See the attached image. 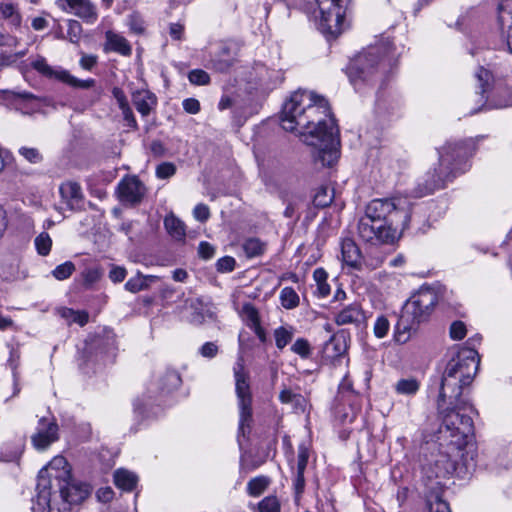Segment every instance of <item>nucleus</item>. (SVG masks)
<instances>
[{
    "instance_id": "1",
    "label": "nucleus",
    "mask_w": 512,
    "mask_h": 512,
    "mask_svg": "<svg viewBox=\"0 0 512 512\" xmlns=\"http://www.w3.org/2000/svg\"><path fill=\"white\" fill-rule=\"evenodd\" d=\"M280 121L284 130L297 132L307 145L315 148L316 163L330 167L337 161L339 129L323 96L302 89L295 91L283 104Z\"/></svg>"
},
{
    "instance_id": "2",
    "label": "nucleus",
    "mask_w": 512,
    "mask_h": 512,
    "mask_svg": "<svg viewBox=\"0 0 512 512\" xmlns=\"http://www.w3.org/2000/svg\"><path fill=\"white\" fill-rule=\"evenodd\" d=\"M468 407V402L459 397V400L441 398L438 396L437 410L441 424L438 428L440 446H448L457 453L467 445L468 437L473 434L472 418L462 411Z\"/></svg>"
},
{
    "instance_id": "3",
    "label": "nucleus",
    "mask_w": 512,
    "mask_h": 512,
    "mask_svg": "<svg viewBox=\"0 0 512 512\" xmlns=\"http://www.w3.org/2000/svg\"><path fill=\"white\" fill-rule=\"evenodd\" d=\"M438 153V167L429 170L423 182L417 185L414 191L416 197H423L444 188L447 182L452 181L458 174L465 171L466 160L469 156L467 141L447 142L438 150Z\"/></svg>"
},
{
    "instance_id": "4",
    "label": "nucleus",
    "mask_w": 512,
    "mask_h": 512,
    "mask_svg": "<svg viewBox=\"0 0 512 512\" xmlns=\"http://www.w3.org/2000/svg\"><path fill=\"white\" fill-rule=\"evenodd\" d=\"M480 364L479 354H454L448 360L440 382L441 398L459 400L464 387L470 385Z\"/></svg>"
},
{
    "instance_id": "5",
    "label": "nucleus",
    "mask_w": 512,
    "mask_h": 512,
    "mask_svg": "<svg viewBox=\"0 0 512 512\" xmlns=\"http://www.w3.org/2000/svg\"><path fill=\"white\" fill-rule=\"evenodd\" d=\"M393 45L387 40L368 47L357 56L348 68V77L356 86L358 82L373 83L392 65Z\"/></svg>"
},
{
    "instance_id": "6",
    "label": "nucleus",
    "mask_w": 512,
    "mask_h": 512,
    "mask_svg": "<svg viewBox=\"0 0 512 512\" xmlns=\"http://www.w3.org/2000/svg\"><path fill=\"white\" fill-rule=\"evenodd\" d=\"M404 203L400 198L374 199L367 205L365 215L387 228H395V233L400 236L409 227L411 219L410 208Z\"/></svg>"
},
{
    "instance_id": "7",
    "label": "nucleus",
    "mask_w": 512,
    "mask_h": 512,
    "mask_svg": "<svg viewBox=\"0 0 512 512\" xmlns=\"http://www.w3.org/2000/svg\"><path fill=\"white\" fill-rule=\"evenodd\" d=\"M347 0H305L319 11V29L327 37L336 38L344 30Z\"/></svg>"
},
{
    "instance_id": "8",
    "label": "nucleus",
    "mask_w": 512,
    "mask_h": 512,
    "mask_svg": "<svg viewBox=\"0 0 512 512\" xmlns=\"http://www.w3.org/2000/svg\"><path fill=\"white\" fill-rule=\"evenodd\" d=\"M62 474L65 472H56L54 479L56 480L55 486L58 491L52 490L51 509H44L42 506H37L41 512H62L68 511L71 505L80 504L84 501L89 493V487L86 484H75L69 481V478L61 480Z\"/></svg>"
},
{
    "instance_id": "9",
    "label": "nucleus",
    "mask_w": 512,
    "mask_h": 512,
    "mask_svg": "<svg viewBox=\"0 0 512 512\" xmlns=\"http://www.w3.org/2000/svg\"><path fill=\"white\" fill-rule=\"evenodd\" d=\"M438 302L434 289L421 287L405 302L402 307V326L413 321L417 326L428 321Z\"/></svg>"
},
{
    "instance_id": "10",
    "label": "nucleus",
    "mask_w": 512,
    "mask_h": 512,
    "mask_svg": "<svg viewBox=\"0 0 512 512\" xmlns=\"http://www.w3.org/2000/svg\"><path fill=\"white\" fill-rule=\"evenodd\" d=\"M234 376L240 409L239 433L245 436L246 432H249L250 423L252 421V398L248 376L244 371V360L241 356L234 366Z\"/></svg>"
},
{
    "instance_id": "11",
    "label": "nucleus",
    "mask_w": 512,
    "mask_h": 512,
    "mask_svg": "<svg viewBox=\"0 0 512 512\" xmlns=\"http://www.w3.org/2000/svg\"><path fill=\"white\" fill-rule=\"evenodd\" d=\"M67 464L66 460L62 456L55 457L46 467L42 468L38 474V482H37V496H36V505L42 506L44 509H51V501H52V489L55 487L56 480L54 476L56 472H65L62 474L61 480L65 478H70L69 471L60 470V467H63Z\"/></svg>"
},
{
    "instance_id": "12",
    "label": "nucleus",
    "mask_w": 512,
    "mask_h": 512,
    "mask_svg": "<svg viewBox=\"0 0 512 512\" xmlns=\"http://www.w3.org/2000/svg\"><path fill=\"white\" fill-rule=\"evenodd\" d=\"M444 447L446 448L445 451H439L437 454L432 455L431 459L423 464L422 471L427 478H447L455 471L456 460L454 458L457 457L459 453L451 449V447Z\"/></svg>"
},
{
    "instance_id": "13",
    "label": "nucleus",
    "mask_w": 512,
    "mask_h": 512,
    "mask_svg": "<svg viewBox=\"0 0 512 512\" xmlns=\"http://www.w3.org/2000/svg\"><path fill=\"white\" fill-rule=\"evenodd\" d=\"M357 228L359 237L373 245L391 244L399 237L395 228H387L366 215L360 218Z\"/></svg>"
},
{
    "instance_id": "14",
    "label": "nucleus",
    "mask_w": 512,
    "mask_h": 512,
    "mask_svg": "<svg viewBox=\"0 0 512 512\" xmlns=\"http://www.w3.org/2000/svg\"><path fill=\"white\" fill-rule=\"evenodd\" d=\"M31 67L41 75L48 78L54 77L73 88L89 89L94 87L96 83V81L92 78L80 80L71 75L67 70H53V68L47 64L46 59L42 56H38L34 61H32Z\"/></svg>"
},
{
    "instance_id": "15",
    "label": "nucleus",
    "mask_w": 512,
    "mask_h": 512,
    "mask_svg": "<svg viewBox=\"0 0 512 512\" xmlns=\"http://www.w3.org/2000/svg\"><path fill=\"white\" fill-rule=\"evenodd\" d=\"M146 194V187L138 176H125L117 185V195L124 205H139Z\"/></svg>"
},
{
    "instance_id": "16",
    "label": "nucleus",
    "mask_w": 512,
    "mask_h": 512,
    "mask_svg": "<svg viewBox=\"0 0 512 512\" xmlns=\"http://www.w3.org/2000/svg\"><path fill=\"white\" fill-rule=\"evenodd\" d=\"M239 48L236 42H221L218 51L211 55L208 67L219 73H228L237 63Z\"/></svg>"
},
{
    "instance_id": "17",
    "label": "nucleus",
    "mask_w": 512,
    "mask_h": 512,
    "mask_svg": "<svg viewBox=\"0 0 512 512\" xmlns=\"http://www.w3.org/2000/svg\"><path fill=\"white\" fill-rule=\"evenodd\" d=\"M59 427L54 419L42 417L38 421L36 432L31 436V442L38 451L46 450L59 439Z\"/></svg>"
},
{
    "instance_id": "18",
    "label": "nucleus",
    "mask_w": 512,
    "mask_h": 512,
    "mask_svg": "<svg viewBox=\"0 0 512 512\" xmlns=\"http://www.w3.org/2000/svg\"><path fill=\"white\" fill-rule=\"evenodd\" d=\"M60 195L70 210H80L83 205V193L77 182L67 181L59 188Z\"/></svg>"
},
{
    "instance_id": "19",
    "label": "nucleus",
    "mask_w": 512,
    "mask_h": 512,
    "mask_svg": "<svg viewBox=\"0 0 512 512\" xmlns=\"http://www.w3.org/2000/svg\"><path fill=\"white\" fill-rule=\"evenodd\" d=\"M341 254L343 262L354 269L360 270L362 266V253L360 248L351 238H345L341 242Z\"/></svg>"
},
{
    "instance_id": "20",
    "label": "nucleus",
    "mask_w": 512,
    "mask_h": 512,
    "mask_svg": "<svg viewBox=\"0 0 512 512\" xmlns=\"http://www.w3.org/2000/svg\"><path fill=\"white\" fill-rule=\"evenodd\" d=\"M498 23L502 31L507 25V46L509 52L512 53V0H503L499 6Z\"/></svg>"
},
{
    "instance_id": "21",
    "label": "nucleus",
    "mask_w": 512,
    "mask_h": 512,
    "mask_svg": "<svg viewBox=\"0 0 512 512\" xmlns=\"http://www.w3.org/2000/svg\"><path fill=\"white\" fill-rule=\"evenodd\" d=\"M105 36V51H113L123 56H130L132 54V47L125 37L112 31H107Z\"/></svg>"
},
{
    "instance_id": "22",
    "label": "nucleus",
    "mask_w": 512,
    "mask_h": 512,
    "mask_svg": "<svg viewBox=\"0 0 512 512\" xmlns=\"http://www.w3.org/2000/svg\"><path fill=\"white\" fill-rule=\"evenodd\" d=\"M132 101L136 110L146 117L150 114L152 108L157 104L156 96L150 91H136L132 95Z\"/></svg>"
},
{
    "instance_id": "23",
    "label": "nucleus",
    "mask_w": 512,
    "mask_h": 512,
    "mask_svg": "<svg viewBox=\"0 0 512 512\" xmlns=\"http://www.w3.org/2000/svg\"><path fill=\"white\" fill-rule=\"evenodd\" d=\"M74 14L89 23H93L97 19V11L95 6L89 0H66Z\"/></svg>"
},
{
    "instance_id": "24",
    "label": "nucleus",
    "mask_w": 512,
    "mask_h": 512,
    "mask_svg": "<svg viewBox=\"0 0 512 512\" xmlns=\"http://www.w3.org/2000/svg\"><path fill=\"white\" fill-rule=\"evenodd\" d=\"M364 319V313L359 304L354 303L342 309L336 316L338 325L360 323Z\"/></svg>"
},
{
    "instance_id": "25",
    "label": "nucleus",
    "mask_w": 512,
    "mask_h": 512,
    "mask_svg": "<svg viewBox=\"0 0 512 512\" xmlns=\"http://www.w3.org/2000/svg\"><path fill=\"white\" fill-rule=\"evenodd\" d=\"M164 227L168 234L177 241H183L186 236L185 224L170 213L164 218Z\"/></svg>"
},
{
    "instance_id": "26",
    "label": "nucleus",
    "mask_w": 512,
    "mask_h": 512,
    "mask_svg": "<svg viewBox=\"0 0 512 512\" xmlns=\"http://www.w3.org/2000/svg\"><path fill=\"white\" fill-rule=\"evenodd\" d=\"M137 481L138 477L126 469H118L114 472V483L121 490L132 491Z\"/></svg>"
},
{
    "instance_id": "27",
    "label": "nucleus",
    "mask_w": 512,
    "mask_h": 512,
    "mask_svg": "<svg viewBox=\"0 0 512 512\" xmlns=\"http://www.w3.org/2000/svg\"><path fill=\"white\" fill-rule=\"evenodd\" d=\"M57 311L60 317L65 319L69 325L77 323L83 327L89 321V314L86 311H76L67 307H61Z\"/></svg>"
},
{
    "instance_id": "28",
    "label": "nucleus",
    "mask_w": 512,
    "mask_h": 512,
    "mask_svg": "<svg viewBox=\"0 0 512 512\" xmlns=\"http://www.w3.org/2000/svg\"><path fill=\"white\" fill-rule=\"evenodd\" d=\"M157 279V276H143L142 274L138 273L135 277L130 278L125 283V289L131 293H137L139 291L148 289L150 283L156 281Z\"/></svg>"
},
{
    "instance_id": "29",
    "label": "nucleus",
    "mask_w": 512,
    "mask_h": 512,
    "mask_svg": "<svg viewBox=\"0 0 512 512\" xmlns=\"http://www.w3.org/2000/svg\"><path fill=\"white\" fill-rule=\"evenodd\" d=\"M181 384L180 375L174 370H168L159 379V390L161 393H169L177 389Z\"/></svg>"
},
{
    "instance_id": "30",
    "label": "nucleus",
    "mask_w": 512,
    "mask_h": 512,
    "mask_svg": "<svg viewBox=\"0 0 512 512\" xmlns=\"http://www.w3.org/2000/svg\"><path fill=\"white\" fill-rule=\"evenodd\" d=\"M420 388V382L415 378L400 379L395 384V391L400 395H415Z\"/></svg>"
},
{
    "instance_id": "31",
    "label": "nucleus",
    "mask_w": 512,
    "mask_h": 512,
    "mask_svg": "<svg viewBox=\"0 0 512 512\" xmlns=\"http://www.w3.org/2000/svg\"><path fill=\"white\" fill-rule=\"evenodd\" d=\"M0 17L10 21V24L18 28L21 25V15L12 3L0 4Z\"/></svg>"
},
{
    "instance_id": "32",
    "label": "nucleus",
    "mask_w": 512,
    "mask_h": 512,
    "mask_svg": "<svg viewBox=\"0 0 512 512\" xmlns=\"http://www.w3.org/2000/svg\"><path fill=\"white\" fill-rule=\"evenodd\" d=\"M243 250L248 258L258 257L264 254L266 243L258 238H249L244 242Z\"/></svg>"
},
{
    "instance_id": "33",
    "label": "nucleus",
    "mask_w": 512,
    "mask_h": 512,
    "mask_svg": "<svg viewBox=\"0 0 512 512\" xmlns=\"http://www.w3.org/2000/svg\"><path fill=\"white\" fill-rule=\"evenodd\" d=\"M401 322H402V313L400 314L398 322L395 325L394 340L398 343H405L410 338L411 330H416L418 326L413 321H409L407 323V325H405V328H404L402 326Z\"/></svg>"
},
{
    "instance_id": "34",
    "label": "nucleus",
    "mask_w": 512,
    "mask_h": 512,
    "mask_svg": "<svg viewBox=\"0 0 512 512\" xmlns=\"http://www.w3.org/2000/svg\"><path fill=\"white\" fill-rule=\"evenodd\" d=\"M95 346L102 350H114L116 346V335L112 330H104L102 335H97L94 340Z\"/></svg>"
},
{
    "instance_id": "35",
    "label": "nucleus",
    "mask_w": 512,
    "mask_h": 512,
    "mask_svg": "<svg viewBox=\"0 0 512 512\" xmlns=\"http://www.w3.org/2000/svg\"><path fill=\"white\" fill-rule=\"evenodd\" d=\"M294 336L293 327L280 326L274 330V338L276 347L279 350L284 349L289 344Z\"/></svg>"
},
{
    "instance_id": "36",
    "label": "nucleus",
    "mask_w": 512,
    "mask_h": 512,
    "mask_svg": "<svg viewBox=\"0 0 512 512\" xmlns=\"http://www.w3.org/2000/svg\"><path fill=\"white\" fill-rule=\"evenodd\" d=\"M269 482L266 476L254 477L247 483V493L252 497H258L266 490Z\"/></svg>"
},
{
    "instance_id": "37",
    "label": "nucleus",
    "mask_w": 512,
    "mask_h": 512,
    "mask_svg": "<svg viewBox=\"0 0 512 512\" xmlns=\"http://www.w3.org/2000/svg\"><path fill=\"white\" fill-rule=\"evenodd\" d=\"M333 199V190H330L328 187L321 186L314 195L313 204L317 208H326L332 203Z\"/></svg>"
},
{
    "instance_id": "38",
    "label": "nucleus",
    "mask_w": 512,
    "mask_h": 512,
    "mask_svg": "<svg viewBox=\"0 0 512 512\" xmlns=\"http://www.w3.org/2000/svg\"><path fill=\"white\" fill-rule=\"evenodd\" d=\"M7 94V99L11 100L17 107V109H22V107H18V105L23 104V108L27 107L29 102L38 100L39 98L33 95L30 92H16V91H5Z\"/></svg>"
},
{
    "instance_id": "39",
    "label": "nucleus",
    "mask_w": 512,
    "mask_h": 512,
    "mask_svg": "<svg viewBox=\"0 0 512 512\" xmlns=\"http://www.w3.org/2000/svg\"><path fill=\"white\" fill-rule=\"evenodd\" d=\"M281 305L293 309L299 305V296L292 287H284L280 292Z\"/></svg>"
},
{
    "instance_id": "40",
    "label": "nucleus",
    "mask_w": 512,
    "mask_h": 512,
    "mask_svg": "<svg viewBox=\"0 0 512 512\" xmlns=\"http://www.w3.org/2000/svg\"><path fill=\"white\" fill-rule=\"evenodd\" d=\"M242 315L245 318L247 325L252 328L260 324V317L258 310L251 303H245L242 306Z\"/></svg>"
},
{
    "instance_id": "41",
    "label": "nucleus",
    "mask_w": 512,
    "mask_h": 512,
    "mask_svg": "<svg viewBox=\"0 0 512 512\" xmlns=\"http://www.w3.org/2000/svg\"><path fill=\"white\" fill-rule=\"evenodd\" d=\"M35 246L39 255L47 256L51 251L52 240L47 232L40 233L35 238Z\"/></svg>"
},
{
    "instance_id": "42",
    "label": "nucleus",
    "mask_w": 512,
    "mask_h": 512,
    "mask_svg": "<svg viewBox=\"0 0 512 512\" xmlns=\"http://www.w3.org/2000/svg\"><path fill=\"white\" fill-rule=\"evenodd\" d=\"M188 80L191 84L197 86L209 85L210 75L203 69H193L188 73Z\"/></svg>"
},
{
    "instance_id": "43",
    "label": "nucleus",
    "mask_w": 512,
    "mask_h": 512,
    "mask_svg": "<svg viewBox=\"0 0 512 512\" xmlns=\"http://www.w3.org/2000/svg\"><path fill=\"white\" fill-rule=\"evenodd\" d=\"M75 271V265L71 261H66L60 265H58L53 271L52 275L57 280H65L69 278L72 273Z\"/></svg>"
},
{
    "instance_id": "44",
    "label": "nucleus",
    "mask_w": 512,
    "mask_h": 512,
    "mask_svg": "<svg viewBox=\"0 0 512 512\" xmlns=\"http://www.w3.org/2000/svg\"><path fill=\"white\" fill-rule=\"evenodd\" d=\"M427 505L429 512H451L448 503L441 499L438 495L429 497L427 500Z\"/></svg>"
},
{
    "instance_id": "45",
    "label": "nucleus",
    "mask_w": 512,
    "mask_h": 512,
    "mask_svg": "<svg viewBox=\"0 0 512 512\" xmlns=\"http://www.w3.org/2000/svg\"><path fill=\"white\" fill-rule=\"evenodd\" d=\"M127 25L135 34H142L145 31L144 20L138 12H133L128 16Z\"/></svg>"
},
{
    "instance_id": "46",
    "label": "nucleus",
    "mask_w": 512,
    "mask_h": 512,
    "mask_svg": "<svg viewBox=\"0 0 512 512\" xmlns=\"http://www.w3.org/2000/svg\"><path fill=\"white\" fill-rule=\"evenodd\" d=\"M258 508L260 512H280V503L276 496H267L259 502Z\"/></svg>"
},
{
    "instance_id": "47",
    "label": "nucleus",
    "mask_w": 512,
    "mask_h": 512,
    "mask_svg": "<svg viewBox=\"0 0 512 512\" xmlns=\"http://www.w3.org/2000/svg\"><path fill=\"white\" fill-rule=\"evenodd\" d=\"M176 165L172 162H162L156 167V176L159 179H169L175 175Z\"/></svg>"
},
{
    "instance_id": "48",
    "label": "nucleus",
    "mask_w": 512,
    "mask_h": 512,
    "mask_svg": "<svg viewBox=\"0 0 512 512\" xmlns=\"http://www.w3.org/2000/svg\"><path fill=\"white\" fill-rule=\"evenodd\" d=\"M476 78L479 82L481 94H484L489 89L490 81L492 80V74L489 70L480 66L476 73Z\"/></svg>"
},
{
    "instance_id": "49",
    "label": "nucleus",
    "mask_w": 512,
    "mask_h": 512,
    "mask_svg": "<svg viewBox=\"0 0 512 512\" xmlns=\"http://www.w3.org/2000/svg\"><path fill=\"white\" fill-rule=\"evenodd\" d=\"M279 399L282 403H294L296 406H302L305 402V399L301 395L295 394L288 389H284L280 392Z\"/></svg>"
},
{
    "instance_id": "50",
    "label": "nucleus",
    "mask_w": 512,
    "mask_h": 512,
    "mask_svg": "<svg viewBox=\"0 0 512 512\" xmlns=\"http://www.w3.org/2000/svg\"><path fill=\"white\" fill-rule=\"evenodd\" d=\"M466 325L462 321H454L450 325L449 334L453 340H461L466 336Z\"/></svg>"
},
{
    "instance_id": "51",
    "label": "nucleus",
    "mask_w": 512,
    "mask_h": 512,
    "mask_svg": "<svg viewBox=\"0 0 512 512\" xmlns=\"http://www.w3.org/2000/svg\"><path fill=\"white\" fill-rule=\"evenodd\" d=\"M236 261L231 256H224L218 259L216 269L220 273L232 272L235 269Z\"/></svg>"
},
{
    "instance_id": "52",
    "label": "nucleus",
    "mask_w": 512,
    "mask_h": 512,
    "mask_svg": "<svg viewBox=\"0 0 512 512\" xmlns=\"http://www.w3.org/2000/svg\"><path fill=\"white\" fill-rule=\"evenodd\" d=\"M389 330V321L385 316H380L374 324V334L378 338L384 337Z\"/></svg>"
},
{
    "instance_id": "53",
    "label": "nucleus",
    "mask_w": 512,
    "mask_h": 512,
    "mask_svg": "<svg viewBox=\"0 0 512 512\" xmlns=\"http://www.w3.org/2000/svg\"><path fill=\"white\" fill-rule=\"evenodd\" d=\"M19 153L31 163H38L42 160V156L36 148L21 147Z\"/></svg>"
},
{
    "instance_id": "54",
    "label": "nucleus",
    "mask_w": 512,
    "mask_h": 512,
    "mask_svg": "<svg viewBox=\"0 0 512 512\" xmlns=\"http://www.w3.org/2000/svg\"><path fill=\"white\" fill-rule=\"evenodd\" d=\"M215 254V247L209 242L202 241L198 246V255L204 260L211 259Z\"/></svg>"
},
{
    "instance_id": "55",
    "label": "nucleus",
    "mask_w": 512,
    "mask_h": 512,
    "mask_svg": "<svg viewBox=\"0 0 512 512\" xmlns=\"http://www.w3.org/2000/svg\"><path fill=\"white\" fill-rule=\"evenodd\" d=\"M82 32L81 24L76 20L68 21V35L70 37L71 42H77L80 38V34Z\"/></svg>"
},
{
    "instance_id": "56",
    "label": "nucleus",
    "mask_w": 512,
    "mask_h": 512,
    "mask_svg": "<svg viewBox=\"0 0 512 512\" xmlns=\"http://www.w3.org/2000/svg\"><path fill=\"white\" fill-rule=\"evenodd\" d=\"M193 215L195 219H197L200 222H206L210 217V210L209 207L205 204H198L195 206L193 210Z\"/></svg>"
},
{
    "instance_id": "57",
    "label": "nucleus",
    "mask_w": 512,
    "mask_h": 512,
    "mask_svg": "<svg viewBox=\"0 0 512 512\" xmlns=\"http://www.w3.org/2000/svg\"><path fill=\"white\" fill-rule=\"evenodd\" d=\"M482 341V336L480 334H476L470 337L466 342L463 348V352H478V348Z\"/></svg>"
},
{
    "instance_id": "58",
    "label": "nucleus",
    "mask_w": 512,
    "mask_h": 512,
    "mask_svg": "<svg viewBox=\"0 0 512 512\" xmlns=\"http://www.w3.org/2000/svg\"><path fill=\"white\" fill-rule=\"evenodd\" d=\"M126 269L120 266H114L109 272V278L114 283L122 282L126 277Z\"/></svg>"
},
{
    "instance_id": "59",
    "label": "nucleus",
    "mask_w": 512,
    "mask_h": 512,
    "mask_svg": "<svg viewBox=\"0 0 512 512\" xmlns=\"http://www.w3.org/2000/svg\"><path fill=\"white\" fill-rule=\"evenodd\" d=\"M98 354H81V357L78 359L79 366L83 370L84 373H89L88 366L96 360Z\"/></svg>"
},
{
    "instance_id": "60",
    "label": "nucleus",
    "mask_w": 512,
    "mask_h": 512,
    "mask_svg": "<svg viewBox=\"0 0 512 512\" xmlns=\"http://www.w3.org/2000/svg\"><path fill=\"white\" fill-rule=\"evenodd\" d=\"M182 104L183 109L189 114H197L200 111V102L195 98H187Z\"/></svg>"
},
{
    "instance_id": "61",
    "label": "nucleus",
    "mask_w": 512,
    "mask_h": 512,
    "mask_svg": "<svg viewBox=\"0 0 512 512\" xmlns=\"http://www.w3.org/2000/svg\"><path fill=\"white\" fill-rule=\"evenodd\" d=\"M120 110L122 111L123 118L127 122V125L133 129H137L138 128L137 121L134 117V114H133L130 106L129 105L125 106L123 108H120Z\"/></svg>"
},
{
    "instance_id": "62",
    "label": "nucleus",
    "mask_w": 512,
    "mask_h": 512,
    "mask_svg": "<svg viewBox=\"0 0 512 512\" xmlns=\"http://www.w3.org/2000/svg\"><path fill=\"white\" fill-rule=\"evenodd\" d=\"M112 95L116 99L119 108H123V107L129 105L127 97H126L124 91L121 88L114 87L112 89Z\"/></svg>"
},
{
    "instance_id": "63",
    "label": "nucleus",
    "mask_w": 512,
    "mask_h": 512,
    "mask_svg": "<svg viewBox=\"0 0 512 512\" xmlns=\"http://www.w3.org/2000/svg\"><path fill=\"white\" fill-rule=\"evenodd\" d=\"M97 63V56L83 54L80 59V65L85 70H91Z\"/></svg>"
},
{
    "instance_id": "64",
    "label": "nucleus",
    "mask_w": 512,
    "mask_h": 512,
    "mask_svg": "<svg viewBox=\"0 0 512 512\" xmlns=\"http://www.w3.org/2000/svg\"><path fill=\"white\" fill-rule=\"evenodd\" d=\"M310 345L304 338L297 339L291 347V352H309Z\"/></svg>"
}]
</instances>
